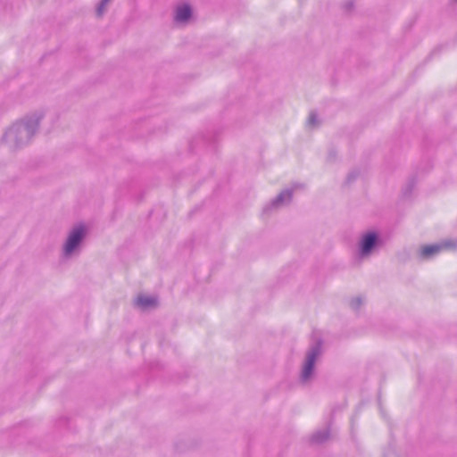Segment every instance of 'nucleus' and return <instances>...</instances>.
<instances>
[{
	"label": "nucleus",
	"mask_w": 457,
	"mask_h": 457,
	"mask_svg": "<svg viewBox=\"0 0 457 457\" xmlns=\"http://www.w3.org/2000/svg\"><path fill=\"white\" fill-rule=\"evenodd\" d=\"M362 298L361 296L353 297L350 301V306L353 310H358L362 304Z\"/></svg>",
	"instance_id": "f8f14e48"
},
{
	"label": "nucleus",
	"mask_w": 457,
	"mask_h": 457,
	"mask_svg": "<svg viewBox=\"0 0 457 457\" xmlns=\"http://www.w3.org/2000/svg\"><path fill=\"white\" fill-rule=\"evenodd\" d=\"M447 246V243L445 244H434V245H427L420 248L419 256L422 260H429L436 256L444 247Z\"/></svg>",
	"instance_id": "423d86ee"
},
{
	"label": "nucleus",
	"mask_w": 457,
	"mask_h": 457,
	"mask_svg": "<svg viewBox=\"0 0 457 457\" xmlns=\"http://www.w3.org/2000/svg\"><path fill=\"white\" fill-rule=\"evenodd\" d=\"M353 5V2H348V3L345 4V8L346 10H351Z\"/></svg>",
	"instance_id": "dca6fc26"
},
{
	"label": "nucleus",
	"mask_w": 457,
	"mask_h": 457,
	"mask_svg": "<svg viewBox=\"0 0 457 457\" xmlns=\"http://www.w3.org/2000/svg\"><path fill=\"white\" fill-rule=\"evenodd\" d=\"M382 245V240L378 232L370 230L364 233L358 245V255L364 259L371 255L373 251Z\"/></svg>",
	"instance_id": "20e7f679"
},
{
	"label": "nucleus",
	"mask_w": 457,
	"mask_h": 457,
	"mask_svg": "<svg viewBox=\"0 0 457 457\" xmlns=\"http://www.w3.org/2000/svg\"><path fill=\"white\" fill-rule=\"evenodd\" d=\"M155 303V300L148 296H139L137 299V303L142 308H148Z\"/></svg>",
	"instance_id": "1a4fd4ad"
},
{
	"label": "nucleus",
	"mask_w": 457,
	"mask_h": 457,
	"mask_svg": "<svg viewBox=\"0 0 457 457\" xmlns=\"http://www.w3.org/2000/svg\"><path fill=\"white\" fill-rule=\"evenodd\" d=\"M359 176V171L357 170H352L348 175H347V178H346V183L347 184H350L352 182H353L357 177Z\"/></svg>",
	"instance_id": "4468645a"
},
{
	"label": "nucleus",
	"mask_w": 457,
	"mask_h": 457,
	"mask_svg": "<svg viewBox=\"0 0 457 457\" xmlns=\"http://www.w3.org/2000/svg\"><path fill=\"white\" fill-rule=\"evenodd\" d=\"M87 236V227L80 223L75 225L68 233L62 247V257L65 260L79 256Z\"/></svg>",
	"instance_id": "f03ea898"
},
{
	"label": "nucleus",
	"mask_w": 457,
	"mask_h": 457,
	"mask_svg": "<svg viewBox=\"0 0 457 457\" xmlns=\"http://www.w3.org/2000/svg\"><path fill=\"white\" fill-rule=\"evenodd\" d=\"M329 436L328 429L319 430L312 436L311 441L314 444H323L329 438Z\"/></svg>",
	"instance_id": "6e6552de"
},
{
	"label": "nucleus",
	"mask_w": 457,
	"mask_h": 457,
	"mask_svg": "<svg viewBox=\"0 0 457 457\" xmlns=\"http://www.w3.org/2000/svg\"><path fill=\"white\" fill-rule=\"evenodd\" d=\"M306 125L310 128H315L319 126L318 116L315 112H311L307 120Z\"/></svg>",
	"instance_id": "9b49d317"
},
{
	"label": "nucleus",
	"mask_w": 457,
	"mask_h": 457,
	"mask_svg": "<svg viewBox=\"0 0 457 457\" xmlns=\"http://www.w3.org/2000/svg\"><path fill=\"white\" fill-rule=\"evenodd\" d=\"M302 187H303V184H301V183H294L290 189H293V192H294L295 189L302 188Z\"/></svg>",
	"instance_id": "2eb2a0df"
},
{
	"label": "nucleus",
	"mask_w": 457,
	"mask_h": 457,
	"mask_svg": "<svg viewBox=\"0 0 457 457\" xmlns=\"http://www.w3.org/2000/svg\"><path fill=\"white\" fill-rule=\"evenodd\" d=\"M192 16V8L189 4L180 5L176 10L175 21L177 22H186Z\"/></svg>",
	"instance_id": "0eeeda50"
},
{
	"label": "nucleus",
	"mask_w": 457,
	"mask_h": 457,
	"mask_svg": "<svg viewBox=\"0 0 457 457\" xmlns=\"http://www.w3.org/2000/svg\"><path fill=\"white\" fill-rule=\"evenodd\" d=\"M323 341L317 339L312 344L306 352L305 358L300 373V380L302 383L308 382L314 374L315 362L322 355Z\"/></svg>",
	"instance_id": "7ed1b4c3"
},
{
	"label": "nucleus",
	"mask_w": 457,
	"mask_h": 457,
	"mask_svg": "<svg viewBox=\"0 0 457 457\" xmlns=\"http://www.w3.org/2000/svg\"><path fill=\"white\" fill-rule=\"evenodd\" d=\"M293 197V189L282 190L275 198L271 200L270 204L264 207L263 212H268L270 209H278L284 205L290 204Z\"/></svg>",
	"instance_id": "39448f33"
},
{
	"label": "nucleus",
	"mask_w": 457,
	"mask_h": 457,
	"mask_svg": "<svg viewBox=\"0 0 457 457\" xmlns=\"http://www.w3.org/2000/svg\"><path fill=\"white\" fill-rule=\"evenodd\" d=\"M383 457H396V455L394 452H389V453L384 454Z\"/></svg>",
	"instance_id": "f3484780"
},
{
	"label": "nucleus",
	"mask_w": 457,
	"mask_h": 457,
	"mask_svg": "<svg viewBox=\"0 0 457 457\" xmlns=\"http://www.w3.org/2000/svg\"><path fill=\"white\" fill-rule=\"evenodd\" d=\"M415 186H416V179L415 178L410 179L405 188L403 191V195L409 196L411 194Z\"/></svg>",
	"instance_id": "9d476101"
},
{
	"label": "nucleus",
	"mask_w": 457,
	"mask_h": 457,
	"mask_svg": "<svg viewBox=\"0 0 457 457\" xmlns=\"http://www.w3.org/2000/svg\"><path fill=\"white\" fill-rule=\"evenodd\" d=\"M42 118L41 113H35L13 123L3 135V141L11 150L27 145L37 133Z\"/></svg>",
	"instance_id": "f257e3e1"
},
{
	"label": "nucleus",
	"mask_w": 457,
	"mask_h": 457,
	"mask_svg": "<svg viewBox=\"0 0 457 457\" xmlns=\"http://www.w3.org/2000/svg\"><path fill=\"white\" fill-rule=\"evenodd\" d=\"M109 0H102L98 5H97V8H96V15L97 16H102L103 13H104V7L106 5V4L108 3Z\"/></svg>",
	"instance_id": "ddd939ff"
}]
</instances>
